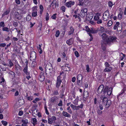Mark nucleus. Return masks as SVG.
I'll return each mask as SVG.
<instances>
[{
	"label": "nucleus",
	"mask_w": 126,
	"mask_h": 126,
	"mask_svg": "<svg viewBox=\"0 0 126 126\" xmlns=\"http://www.w3.org/2000/svg\"><path fill=\"white\" fill-rule=\"evenodd\" d=\"M116 38L115 37L110 36L109 37L107 41H103L101 43L102 49L103 51L106 50V45L108 44L109 45H110L111 43L115 41Z\"/></svg>",
	"instance_id": "f257e3e1"
},
{
	"label": "nucleus",
	"mask_w": 126,
	"mask_h": 126,
	"mask_svg": "<svg viewBox=\"0 0 126 126\" xmlns=\"http://www.w3.org/2000/svg\"><path fill=\"white\" fill-rule=\"evenodd\" d=\"M46 74H49L51 76L52 74L53 67L52 64L50 63L46 64L45 70Z\"/></svg>",
	"instance_id": "f03ea898"
},
{
	"label": "nucleus",
	"mask_w": 126,
	"mask_h": 126,
	"mask_svg": "<svg viewBox=\"0 0 126 126\" xmlns=\"http://www.w3.org/2000/svg\"><path fill=\"white\" fill-rule=\"evenodd\" d=\"M109 12L108 10H107L103 14V19L104 21H107L109 19Z\"/></svg>",
	"instance_id": "7ed1b4c3"
},
{
	"label": "nucleus",
	"mask_w": 126,
	"mask_h": 126,
	"mask_svg": "<svg viewBox=\"0 0 126 126\" xmlns=\"http://www.w3.org/2000/svg\"><path fill=\"white\" fill-rule=\"evenodd\" d=\"M88 10L86 8H82L81 10L80 14V16L82 17H84L86 16L87 14Z\"/></svg>",
	"instance_id": "20e7f679"
},
{
	"label": "nucleus",
	"mask_w": 126,
	"mask_h": 126,
	"mask_svg": "<svg viewBox=\"0 0 126 126\" xmlns=\"http://www.w3.org/2000/svg\"><path fill=\"white\" fill-rule=\"evenodd\" d=\"M48 123L50 124H52L53 122H55L56 120V117L54 116H52V117L49 116L48 117Z\"/></svg>",
	"instance_id": "39448f33"
},
{
	"label": "nucleus",
	"mask_w": 126,
	"mask_h": 126,
	"mask_svg": "<svg viewBox=\"0 0 126 126\" xmlns=\"http://www.w3.org/2000/svg\"><path fill=\"white\" fill-rule=\"evenodd\" d=\"M60 76H59L58 77L57 80V82L56 84V87L57 88H58L60 86L62 80L60 79Z\"/></svg>",
	"instance_id": "423d86ee"
},
{
	"label": "nucleus",
	"mask_w": 126,
	"mask_h": 126,
	"mask_svg": "<svg viewBox=\"0 0 126 126\" xmlns=\"http://www.w3.org/2000/svg\"><path fill=\"white\" fill-rule=\"evenodd\" d=\"M86 19L87 21H89L91 20L93 17V15L92 13H88L86 15Z\"/></svg>",
	"instance_id": "0eeeda50"
},
{
	"label": "nucleus",
	"mask_w": 126,
	"mask_h": 126,
	"mask_svg": "<svg viewBox=\"0 0 126 126\" xmlns=\"http://www.w3.org/2000/svg\"><path fill=\"white\" fill-rule=\"evenodd\" d=\"M15 17L17 18L18 20H20L22 19V17L21 15L17 12H15L14 13Z\"/></svg>",
	"instance_id": "6e6552de"
},
{
	"label": "nucleus",
	"mask_w": 126,
	"mask_h": 126,
	"mask_svg": "<svg viewBox=\"0 0 126 126\" xmlns=\"http://www.w3.org/2000/svg\"><path fill=\"white\" fill-rule=\"evenodd\" d=\"M36 58V53L34 51L32 52L30 54V59L31 60H35Z\"/></svg>",
	"instance_id": "1a4fd4ad"
},
{
	"label": "nucleus",
	"mask_w": 126,
	"mask_h": 126,
	"mask_svg": "<svg viewBox=\"0 0 126 126\" xmlns=\"http://www.w3.org/2000/svg\"><path fill=\"white\" fill-rule=\"evenodd\" d=\"M75 4V2L74 1H70L67 2L65 4L68 7H71L73 5Z\"/></svg>",
	"instance_id": "9d476101"
},
{
	"label": "nucleus",
	"mask_w": 126,
	"mask_h": 126,
	"mask_svg": "<svg viewBox=\"0 0 126 126\" xmlns=\"http://www.w3.org/2000/svg\"><path fill=\"white\" fill-rule=\"evenodd\" d=\"M104 89V86L103 85H100L98 87L97 89V92L98 94H100L102 92Z\"/></svg>",
	"instance_id": "9b49d317"
},
{
	"label": "nucleus",
	"mask_w": 126,
	"mask_h": 126,
	"mask_svg": "<svg viewBox=\"0 0 126 126\" xmlns=\"http://www.w3.org/2000/svg\"><path fill=\"white\" fill-rule=\"evenodd\" d=\"M102 38L103 39L102 41H107L109 37L108 38V36L105 33H103L101 35Z\"/></svg>",
	"instance_id": "f8f14e48"
},
{
	"label": "nucleus",
	"mask_w": 126,
	"mask_h": 126,
	"mask_svg": "<svg viewBox=\"0 0 126 126\" xmlns=\"http://www.w3.org/2000/svg\"><path fill=\"white\" fill-rule=\"evenodd\" d=\"M89 93L87 91H84L83 93V99L85 100L89 96Z\"/></svg>",
	"instance_id": "ddd939ff"
},
{
	"label": "nucleus",
	"mask_w": 126,
	"mask_h": 126,
	"mask_svg": "<svg viewBox=\"0 0 126 126\" xmlns=\"http://www.w3.org/2000/svg\"><path fill=\"white\" fill-rule=\"evenodd\" d=\"M57 2L56 0H54L51 3L50 6V7H53V9H54L56 7Z\"/></svg>",
	"instance_id": "4468645a"
},
{
	"label": "nucleus",
	"mask_w": 126,
	"mask_h": 126,
	"mask_svg": "<svg viewBox=\"0 0 126 126\" xmlns=\"http://www.w3.org/2000/svg\"><path fill=\"white\" fill-rule=\"evenodd\" d=\"M23 71L26 75L28 76L30 75V72H28V67H25L23 69Z\"/></svg>",
	"instance_id": "2eb2a0df"
},
{
	"label": "nucleus",
	"mask_w": 126,
	"mask_h": 126,
	"mask_svg": "<svg viewBox=\"0 0 126 126\" xmlns=\"http://www.w3.org/2000/svg\"><path fill=\"white\" fill-rule=\"evenodd\" d=\"M10 8H9L8 9H7L6 11L2 15V17L6 15H8L10 12Z\"/></svg>",
	"instance_id": "dca6fc26"
},
{
	"label": "nucleus",
	"mask_w": 126,
	"mask_h": 126,
	"mask_svg": "<svg viewBox=\"0 0 126 126\" xmlns=\"http://www.w3.org/2000/svg\"><path fill=\"white\" fill-rule=\"evenodd\" d=\"M72 39L73 38H71L67 40L66 42V43L69 46L72 45L73 43V42L72 41Z\"/></svg>",
	"instance_id": "f3484780"
},
{
	"label": "nucleus",
	"mask_w": 126,
	"mask_h": 126,
	"mask_svg": "<svg viewBox=\"0 0 126 126\" xmlns=\"http://www.w3.org/2000/svg\"><path fill=\"white\" fill-rule=\"evenodd\" d=\"M9 27V28H8L7 27H4L2 28V30L3 31L8 32L12 29V28L10 29V27Z\"/></svg>",
	"instance_id": "a211bd4d"
},
{
	"label": "nucleus",
	"mask_w": 126,
	"mask_h": 126,
	"mask_svg": "<svg viewBox=\"0 0 126 126\" xmlns=\"http://www.w3.org/2000/svg\"><path fill=\"white\" fill-rule=\"evenodd\" d=\"M62 114L63 116L65 117H67L69 118L71 116L70 115L66 112L65 111H63Z\"/></svg>",
	"instance_id": "6ab92c4d"
},
{
	"label": "nucleus",
	"mask_w": 126,
	"mask_h": 126,
	"mask_svg": "<svg viewBox=\"0 0 126 126\" xmlns=\"http://www.w3.org/2000/svg\"><path fill=\"white\" fill-rule=\"evenodd\" d=\"M112 88L111 87L110 88L106 94L109 95H110L112 93Z\"/></svg>",
	"instance_id": "aec40b11"
},
{
	"label": "nucleus",
	"mask_w": 126,
	"mask_h": 126,
	"mask_svg": "<svg viewBox=\"0 0 126 126\" xmlns=\"http://www.w3.org/2000/svg\"><path fill=\"white\" fill-rule=\"evenodd\" d=\"M70 106L73 110H79L78 106H77L71 104L70 105Z\"/></svg>",
	"instance_id": "412c9836"
},
{
	"label": "nucleus",
	"mask_w": 126,
	"mask_h": 126,
	"mask_svg": "<svg viewBox=\"0 0 126 126\" xmlns=\"http://www.w3.org/2000/svg\"><path fill=\"white\" fill-rule=\"evenodd\" d=\"M112 69V68L111 67H106L104 70V71L105 72H110Z\"/></svg>",
	"instance_id": "4be33fe9"
},
{
	"label": "nucleus",
	"mask_w": 126,
	"mask_h": 126,
	"mask_svg": "<svg viewBox=\"0 0 126 126\" xmlns=\"http://www.w3.org/2000/svg\"><path fill=\"white\" fill-rule=\"evenodd\" d=\"M98 31V30L95 29L94 28H91V33H97Z\"/></svg>",
	"instance_id": "5701e85b"
},
{
	"label": "nucleus",
	"mask_w": 126,
	"mask_h": 126,
	"mask_svg": "<svg viewBox=\"0 0 126 126\" xmlns=\"http://www.w3.org/2000/svg\"><path fill=\"white\" fill-rule=\"evenodd\" d=\"M120 24V23L119 22H116V24L114 25V27H113V29L115 30L116 29H117V31H118V26H119V25Z\"/></svg>",
	"instance_id": "b1692460"
},
{
	"label": "nucleus",
	"mask_w": 126,
	"mask_h": 126,
	"mask_svg": "<svg viewBox=\"0 0 126 126\" xmlns=\"http://www.w3.org/2000/svg\"><path fill=\"white\" fill-rule=\"evenodd\" d=\"M109 89V87L108 86H105L103 91V92L104 95H105L107 94Z\"/></svg>",
	"instance_id": "393cba45"
},
{
	"label": "nucleus",
	"mask_w": 126,
	"mask_h": 126,
	"mask_svg": "<svg viewBox=\"0 0 126 126\" xmlns=\"http://www.w3.org/2000/svg\"><path fill=\"white\" fill-rule=\"evenodd\" d=\"M120 59L121 61L123 60L124 58L126 56V55L123 54L122 52L120 53Z\"/></svg>",
	"instance_id": "a878e982"
},
{
	"label": "nucleus",
	"mask_w": 126,
	"mask_h": 126,
	"mask_svg": "<svg viewBox=\"0 0 126 126\" xmlns=\"http://www.w3.org/2000/svg\"><path fill=\"white\" fill-rule=\"evenodd\" d=\"M70 31L68 32V35H70L72 34L74 32V28L72 26L70 27Z\"/></svg>",
	"instance_id": "bb28decb"
},
{
	"label": "nucleus",
	"mask_w": 126,
	"mask_h": 126,
	"mask_svg": "<svg viewBox=\"0 0 126 126\" xmlns=\"http://www.w3.org/2000/svg\"><path fill=\"white\" fill-rule=\"evenodd\" d=\"M45 79V76L43 75H40V77L39 79V80L43 82V81Z\"/></svg>",
	"instance_id": "cd10ccee"
},
{
	"label": "nucleus",
	"mask_w": 126,
	"mask_h": 126,
	"mask_svg": "<svg viewBox=\"0 0 126 126\" xmlns=\"http://www.w3.org/2000/svg\"><path fill=\"white\" fill-rule=\"evenodd\" d=\"M58 98L56 96H54L52 97L51 100V102H54L55 101L57 100Z\"/></svg>",
	"instance_id": "c85d7f7f"
},
{
	"label": "nucleus",
	"mask_w": 126,
	"mask_h": 126,
	"mask_svg": "<svg viewBox=\"0 0 126 126\" xmlns=\"http://www.w3.org/2000/svg\"><path fill=\"white\" fill-rule=\"evenodd\" d=\"M59 94V93L58 91L57 90H55L52 91V95H58Z\"/></svg>",
	"instance_id": "c756f323"
},
{
	"label": "nucleus",
	"mask_w": 126,
	"mask_h": 126,
	"mask_svg": "<svg viewBox=\"0 0 126 126\" xmlns=\"http://www.w3.org/2000/svg\"><path fill=\"white\" fill-rule=\"evenodd\" d=\"M111 104V101L110 100H108L106 102V107L108 108Z\"/></svg>",
	"instance_id": "7c9ffc66"
},
{
	"label": "nucleus",
	"mask_w": 126,
	"mask_h": 126,
	"mask_svg": "<svg viewBox=\"0 0 126 126\" xmlns=\"http://www.w3.org/2000/svg\"><path fill=\"white\" fill-rule=\"evenodd\" d=\"M8 63L9 65V66L10 67H11L12 66H13L14 65V64L13 63L12 61L10 59H9L8 60Z\"/></svg>",
	"instance_id": "2f4dec72"
},
{
	"label": "nucleus",
	"mask_w": 126,
	"mask_h": 126,
	"mask_svg": "<svg viewBox=\"0 0 126 126\" xmlns=\"http://www.w3.org/2000/svg\"><path fill=\"white\" fill-rule=\"evenodd\" d=\"M99 16H100V14L99 15H97V14L94 16V19L95 21H97L99 19Z\"/></svg>",
	"instance_id": "473e14b6"
},
{
	"label": "nucleus",
	"mask_w": 126,
	"mask_h": 126,
	"mask_svg": "<svg viewBox=\"0 0 126 126\" xmlns=\"http://www.w3.org/2000/svg\"><path fill=\"white\" fill-rule=\"evenodd\" d=\"M126 89L125 88H124L121 91L120 93L117 96V97L119 96L122 94L124 93V92L126 91Z\"/></svg>",
	"instance_id": "72a5a7b5"
},
{
	"label": "nucleus",
	"mask_w": 126,
	"mask_h": 126,
	"mask_svg": "<svg viewBox=\"0 0 126 126\" xmlns=\"http://www.w3.org/2000/svg\"><path fill=\"white\" fill-rule=\"evenodd\" d=\"M82 76L81 74H79L78 75L77 77V80H81L82 81Z\"/></svg>",
	"instance_id": "f704fd0d"
},
{
	"label": "nucleus",
	"mask_w": 126,
	"mask_h": 126,
	"mask_svg": "<svg viewBox=\"0 0 126 126\" xmlns=\"http://www.w3.org/2000/svg\"><path fill=\"white\" fill-rule=\"evenodd\" d=\"M37 11L32 12V16L33 17H35L37 16Z\"/></svg>",
	"instance_id": "c9c22d12"
},
{
	"label": "nucleus",
	"mask_w": 126,
	"mask_h": 126,
	"mask_svg": "<svg viewBox=\"0 0 126 126\" xmlns=\"http://www.w3.org/2000/svg\"><path fill=\"white\" fill-rule=\"evenodd\" d=\"M60 34V32L59 31V30L57 31L55 33V36L56 37H59Z\"/></svg>",
	"instance_id": "e433bc0d"
},
{
	"label": "nucleus",
	"mask_w": 126,
	"mask_h": 126,
	"mask_svg": "<svg viewBox=\"0 0 126 126\" xmlns=\"http://www.w3.org/2000/svg\"><path fill=\"white\" fill-rule=\"evenodd\" d=\"M85 28H86V31H87V32L91 33V29H89L88 26H86L85 27Z\"/></svg>",
	"instance_id": "4c0bfd02"
},
{
	"label": "nucleus",
	"mask_w": 126,
	"mask_h": 126,
	"mask_svg": "<svg viewBox=\"0 0 126 126\" xmlns=\"http://www.w3.org/2000/svg\"><path fill=\"white\" fill-rule=\"evenodd\" d=\"M40 12L41 14H42L44 9L42 5H40Z\"/></svg>",
	"instance_id": "58836bf2"
},
{
	"label": "nucleus",
	"mask_w": 126,
	"mask_h": 126,
	"mask_svg": "<svg viewBox=\"0 0 126 126\" xmlns=\"http://www.w3.org/2000/svg\"><path fill=\"white\" fill-rule=\"evenodd\" d=\"M108 4L109 6L111 8L113 5V4L112 1H110L108 2Z\"/></svg>",
	"instance_id": "ea45409f"
},
{
	"label": "nucleus",
	"mask_w": 126,
	"mask_h": 126,
	"mask_svg": "<svg viewBox=\"0 0 126 126\" xmlns=\"http://www.w3.org/2000/svg\"><path fill=\"white\" fill-rule=\"evenodd\" d=\"M26 99L29 101H31L33 100V98L32 96H29Z\"/></svg>",
	"instance_id": "a19ab883"
},
{
	"label": "nucleus",
	"mask_w": 126,
	"mask_h": 126,
	"mask_svg": "<svg viewBox=\"0 0 126 126\" xmlns=\"http://www.w3.org/2000/svg\"><path fill=\"white\" fill-rule=\"evenodd\" d=\"M112 24V21L111 20H109L107 23V25L109 27L111 26Z\"/></svg>",
	"instance_id": "79ce46f5"
},
{
	"label": "nucleus",
	"mask_w": 126,
	"mask_h": 126,
	"mask_svg": "<svg viewBox=\"0 0 126 126\" xmlns=\"http://www.w3.org/2000/svg\"><path fill=\"white\" fill-rule=\"evenodd\" d=\"M31 16H28L26 17V20L27 21H29L31 19Z\"/></svg>",
	"instance_id": "37998d69"
},
{
	"label": "nucleus",
	"mask_w": 126,
	"mask_h": 126,
	"mask_svg": "<svg viewBox=\"0 0 126 126\" xmlns=\"http://www.w3.org/2000/svg\"><path fill=\"white\" fill-rule=\"evenodd\" d=\"M0 26L1 27L3 28L5 26L4 23L3 22H1L0 23Z\"/></svg>",
	"instance_id": "c03bdc74"
},
{
	"label": "nucleus",
	"mask_w": 126,
	"mask_h": 126,
	"mask_svg": "<svg viewBox=\"0 0 126 126\" xmlns=\"http://www.w3.org/2000/svg\"><path fill=\"white\" fill-rule=\"evenodd\" d=\"M45 109V112L48 115H49V113L48 112V111L47 110V108L46 106H45L44 107Z\"/></svg>",
	"instance_id": "a18cd8bd"
},
{
	"label": "nucleus",
	"mask_w": 126,
	"mask_h": 126,
	"mask_svg": "<svg viewBox=\"0 0 126 126\" xmlns=\"http://www.w3.org/2000/svg\"><path fill=\"white\" fill-rule=\"evenodd\" d=\"M56 14H54L51 16V18L53 19H55L56 18Z\"/></svg>",
	"instance_id": "49530a36"
},
{
	"label": "nucleus",
	"mask_w": 126,
	"mask_h": 126,
	"mask_svg": "<svg viewBox=\"0 0 126 126\" xmlns=\"http://www.w3.org/2000/svg\"><path fill=\"white\" fill-rule=\"evenodd\" d=\"M49 14L48 13H46V21H48L49 20Z\"/></svg>",
	"instance_id": "de8ad7c7"
},
{
	"label": "nucleus",
	"mask_w": 126,
	"mask_h": 126,
	"mask_svg": "<svg viewBox=\"0 0 126 126\" xmlns=\"http://www.w3.org/2000/svg\"><path fill=\"white\" fill-rule=\"evenodd\" d=\"M2 124L5 126H6L7 124V122L4 121H1Z\"/></svg>",
	"instance_id": "09e8293b"
},
{
	"label": "nucleus",
	"mask_w": 126,
	"mask_h": 126,
	"mask_svg": "<svg viewBox=\"0 0 126 126\" xmlns=\"http://www.w3.org/2000/svg\"><path fill=\"white\" fill-rule=\"evenodd\" d=\"M1 63L3 65H4L9 66V64L6 63L4 61H1Z\"/></svg>",
	"instance_id": "8fccbe9b"
},
{
	"label": "nucleus",
	"mask_w": 126,
	"mask_h": 126,
	"mask_svg": "<svg viewBox=\"0 0 126 126\" xmlns=\"http://www.w3.org/2000/svg\"><path fill=\"white\" fill-rule=\"evenodd\" d=\"M25 61V63L26 64V66L25 67H28V61L27 59H25L24 60Z\"/></svg>",
	"instance_id": "3c124183"
},
{
	"label": "nucleus",
	"mask_w": 126,
	"mask_h": 126,
	"mask_svg": "<svg viewBox=\"0 0 126 126\" xmlns=\"http://www.w3.org/2000/svg\"><path fill=\"white\" fill-rule=\"evenodd\" d=\"M104 31L105 29L103 27L101 26L100 29L99 30V31L102 32H104Z\"/></svg>",
	"instance_id": "603ef678"
},
{
	"label": "nucleus",
	"mask_w": 126,
	"mask_h": 126,
	"mask_svg": "<svg viewBox=\"0 0 126 126\" xmlns=\"http://www.w3.org/2000/svg\"><path fill=\"white\" fill-rule=\"evenodd\" d=\"M23 123L27 124L28 122V120H22L21 121Z\"/></svg>",
	"instance_id": "864d4df0"
},
{
	"label": "nucleus",
	"mask_w": 126,
	"mask_h": 126,
	"mask_svg": "<svg viewBox=\"0 0 126 126\" xmlns=\"http://www.w3.org/2000/svg\"><path fill=\"white\" fill-rule=\"evenodd\" d=\"M61 9L63 12H64L65 11V8L64 6H62L61 7Z\"/></svg>",
	"instance_id": "5fc2aeb1"
},
{
	"label": "nucleus",
	"mask_w": 126,
	"mask_h": 126,
	"mask_svg": "<svg viewBox=\"0 0 126 126\" xmlns=\"http://www.w3.org/2000/svg\"><path fill=\"white\" fill-rule=\"evenodd\" d=\"M63 105V102L61 100H60V101L59 103L58 104V105L59 106H61Z\"/></svg>",
	"instance_id": "6e6d98bb"
},
{
	"label": "nucleus",
	"mask_w": 126,
	"mask_h": 126,
	"mask_svg": "<svg viewBox=\"0 0 126 126\" xmlns=\"http://www.w3.org/2000/svg\"><path fill=\"white\" fill-rule=\"evenodd\" d=\"M86 70H87V71L88 72H89V65L87 64L86 65Z\"/></svg>",
	"instance_id": "4d7b16f0"
},
{
	"label": "nucleus",
	"mask_w": 126,
	"mask_h": 126,
	"mask_svg": "<svg viewBox=\"0 0 126 126\" xmlns=\"http://www.w3.org/2000/svg\"><path fill=\"white\" fill-rule=\"evenodd\" d=\"M122 14L120 13L118 16V18L119 19H121L122 18Z\"/></svg>",
	"instance_id": "13d9d810"
},
{
	"label": "nucleus",
	"mask_w": 126,
	"mask_h": 126,
	"mask_svg": "<svg viewBox=\"0 0 126 126\" xmlns=\"http://www.w3.org/2000/svg\"><path fill=\"white\" fill-rule=\"evenodd\" d=\"M81 80H78L77 81V83L78 85L79 86H82V84L81 83Z\"/></svg>",
	"instance_id": "bf43d9fd"
},
{
	"label": "nucleus",
	"mask_w": 126,
	"mask_h": 126,
	"mask_svg": "<svg viewBox=\"0 0 126 126\" xmlns=\"http://www.w3.org/2000/svg\"><path fill=\"white\" fill-rule=\"evenodd\" d=\"M102 111L100 110L99 109H98L97 111V113L99 115H100L102 113Z\"/></svg>",
	"instance_id": "052dcab7"
},
{
	"label": "nucleus",
	"mask_w": 126,
	"mask_h": 126,
	"mask_svg": "<svg viewBox=\"0 0 126 126\" xmlns=\"http://www.w3.org/2000/svg\"><path fill=\"white\" fill-rule=\"evenodd\" d=\"M96 23L98 24H101L102 23V21L101 19H99L97 21Z\"/></svg>",
	"instance_id": "680f3d73"
},
{
	"label": "nucleus",
	"mask_w": 126,
	"mask_h": 126,
	"mask_svg": "<svg viewBox=\"0 0 126 126\" xmlns=\"http://www.w3.org/2000/svg\"><path fill=\"white\" fill-rule=\"evenodd\" d=\"M107 98L105 97H105L102 100V102L103 103H105L107 101Z\"/></svg>",
	"instance_id": "e2e57ef3"
},
{
	"label": "nucleus",
	"mask_w": 126,
	"mask_h": 126,
	"mask_svg": "<svg viewBox=\"0 0 126 126\" xmlns=\"http://www.w3.org/2000/svg\"><path fill=\"white\" fill-rule=\"evenodd\" d=\"M62 90L61 93H64L65 90L64 87L63 85L62 86Z\"/></svg>",
	"instance_id": "0e129e2a"
},
{
	"label": "nucleus",
	"mask_w": 126,
	"mask_h": 126,
	"mask_svg": "<svg viewBox=\"0 0 126 126\" xmlns=\"http://www.w3.org/2000/svg\"><path fill=\"white\" fill-rule=\"evenodd\" d=\"M105 65L106 66V67H110V65L108 63L106 62L105 63Z\"/></svg>",
	"instance_id": "69168bd1"
},
{
	"label": "nucleus",
	"mask_w": 126,
	"mask_h": 126,
	"mask_svg": "<svg viewBox=\"0 0 126 126\" xmlns=\"http://www.w3.org/2000/svg\"><path fill=\"white\" fill-rule=\"evenodd\" d=\"M75 56L77 57H78L79 56V54L77 51H76L75 52Z\"/></svg>",
	"instance_id": "338daca9"
},
{
	"label": "nucleus",
	"mask_w": 126,
	"mask_h": 126,
	"mask_svg": "<svg viewBox=\"0 0 126 126\" xmlns=\"http://www.w3.org/2000/svg\"><path fill=\"white\" fill-rule=\"evenodd\" d=\"M9 74L10 75H12V77H14L15 76L14 73L13 71H11L9 72Z\"/></svg>",
	"instance_id": "774afa93"
}]
</instances>
